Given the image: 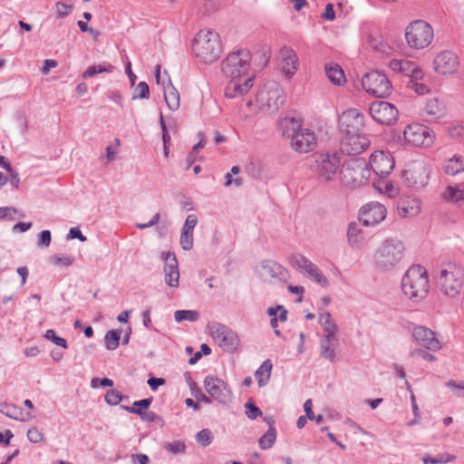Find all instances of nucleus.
<instances>
[{
	"label": "nucleus",
	"instance_id": "59",
	"mask_svg": "<svg viewBox=\"0 0 464 464\" xmlns=\"http://www.w3.org/2000/svg\"><path fill=\"white\" fill-rule=\"evenodd\" d=\"M455 459V456L453 455H447V457L444 459L443 457H430L427 456L423 458L424 464H440V463H448L450 461H452Z\"/></svg>",
	"mask_w": 464,
	"mask_h": 464
},
{
	"label": "nucleus",
	"instance_id": "14",
	"mask_svg": "<svg viewBox=\"0 0 464 464\" xmlns=\"http://www.w3.org/2000/svg\"><path fill=\"white\" fill-rule=\"evenodd\" d=\"M258 101L263 106L271 110H278L285 102L284 90L276 82H269L264 84L257 94Z\"/></svg>",
	"mask_w": 464,
	"mask_h": 464
},
{
	"label": "nucleus",
	"instance_id": "18",
	"mask_svg": "<svg viewBox=\"0 0 464 464\" xmlns=\"http://www.w3.org/2000/svg\"><path fill=\"white\" fill-rule=\"evenodd\" d=\"M370 145L369 139L362 132L343 134L341 140V151L348 155H357Z\"/></svg>",
	"mask_w": 464,
	"mask_h": 464
},
{
	"label": "nucleus",
	"instance_id": "49",
	"mask_svg": "<svg viewBox=\"0 0 464 464\" xmlns=\"http://www.w3.org/2000/svg\"><path fill=\"white\" fill-rule=\"evenodd\" d=\"M50 262L55 266L68 267L73 264L74 258L70 256L54 255L50 258Z\"/></svg>",
	"mask_w": 464,
	"mask_h": 464
},
{
	"label": "nucleus",
	"instance_id": "42",
	"mask_svg": "<svg viewBox=\"0 0 464 464\" xmlns=\"http://www.w3.org/2000/svg\"><path fill=\"white\" fill-rule=\"evenodd\" d=\"M374 186L378 190L387 194L390 198L395 197L398 193L397 188H395L391 181L385 179H382L377 183H374Z\"/></svg>",
	"mask_w": 464,
	"mask_h": 464
},
{
	"label": "nucleus",
	"instance_id": "34",
	"mask_svg": "<svg viewBox=\"0 0 464 464\" xmlns=\"http://www.w3.org/2000/svg\"><path fill=\"white\" fill-rule=\"evenodd\" d=\"M164 97L169 110L177 111L179 108V93L171 83L164 88Z\"/></svg>",
	"mask_w": 464,
	"mask_h": 464
},
{
	"label": "nucleus",
	"instance_id": "31",
	"mask_svg": "<svg viewBox=\"0 0 464 464\" xmlns=\"http://www.w3.org/2000/svg\"><path fill=\"white\" fill-rule=\"evenodd\" d=\"M325 74L334 85L340 86L345 82L343 71L342 67L337 63H331L326 64Z\"/></svg>",
	"mask_w": 464,
	"mask_h": 464
},
{
	"label": "nucleus",
	"instance_id": "7",
	"mask_svg": "<svg viewBox=\"0 0 464 464\" xmlns=\"http://www.w3.org/2000/svg\"><path fill=\"white\" fill-rule=\"evenodd\" d=\"M311 169L324 181H332L342 167L341 154L338 152L316 153L314 155Z\"/></svg>",
	"mask_w": 464,
	"mask_h": 464
},
{
	"label": "nucleus",
	"instance_id": "5",
	"mask_svg": "<svg viewBox=\"0 0 464 464\" xmlns=\"http://www.w3.org/2000/svg\"><path fill=\"white\" fill-rule=\"evenodd\" d=\"M438 283L445 295L456 297L464 289V267L456 264L447 265L440 270Z\"/></svg>",
	"mask_w": 464,
	"mask_h": 464
},
{
	"label": "nucleus",
	"instance_id": "61",
	"mask_svg": "<svg viewBox=\"0 0 464 464\" xmlns=\"http://www.w3.org/2000/svg\"><path fill=\"white\" fill-rule=\"evenodd\" d=\"M52 240V235L49 230H43L38 235L37 245L38 246L47 247L50 246Z\"/></svg>",
	"mask_w": 464,
	"mask_h": 464
},
{
	"label": "nucleus",
	"instance_id": "30",
	"mask_svg": "<svg viewBox=\"0 0 464 464\" xmlns=\"http://www.w3.org/2000/svg\"><path fill=\"white\" fill-rule=\"evenodd\" d=\"M283 272V266L275 261L266 260L261 263L260 274L264 278L279 277Z\"/></svg>",
	"mask_w": 464,
	"mask_h": 464
},
{
	"label": "nucleus",
	"instance_id": "55",
	"mask_svg": "<svg viewBox=\"0 0 464 464\" xmlns=\"http://www.w3.org/2000/svg\"><path fill=\"white\" fill-rule=\"evenodd\" d=\"M150 96V88L149 85L145 82H140L138 86L136 87L134 93H133V99H148Z\"/></svg>",
	"mask_w": 464,
	"mask_h": 464
},
{
	"label": "nucleus",
	"instance_id": "39",
	"mask_svg": "<svg viewBox=\"0 0 464 464\" xmlns=\"http://www.w3.org/2000/svg\"><path fill=\"white\" fill-rule=\"evenodd\" d=\"M276 438V431L274 427H270L268 430L259 438L258 444L262 450H268L273 447Z\"/></svg>",
	"mask_w": 464,
	"mask_h": 464
},
{
	"label": "nucleus",
	"instance_id": "38",
	"mask_svg": "<svg viewBox=\"0 0 464 464\" xmlns=\"http://www.w3.org/2000/svg\"><path fill=\"white\" fill-rule=\"evenodd\" d=\"M186 381L190 388L191 394L198 401L204 403H211V399L204 394L198 387L197 383L191 379L188 372L185 373Z\"/></svg>",
	"mask_w": 464,
	"mask_h": 464
},
{
	"label": "nucleus",
	"instance_id": "63",
	"mask_svg": "<svg viewBox=\"0 0 464 464\" xmlns=\"http://www.w3.org/2000/svg\"><path fill=\"white\" fill-rule=\"evenodd\" d=\"M56 8L59 17L63 18L70 14L72 5H67L63 2H57L56 3Z\"/></svg>",
	"mask_w": 464,
	"mask_h": 464
},
{
	"label": "nucleus",
	"instance_id": "8",
	"mask_svg": "<svg viewBox=\"0 0 464 464\" xmlns=\"http://www.w3.org/2000/svg\"><path fill=\"white\" fill-rule=\"evenodd\" d=\"M433 37L432 26L423 20L413 21L405 29L407 44L413 49H425L431 44Z\"/></svg>",
	"mask_w": 464,
	"mask_h": 464
},
{
	"label": "nucleus",
	"instance_id": "24",
	"mask_svg": "<svg viewBox=\"0 0 464 464\" xmlns=\"http://www.w3.org/2000/svg\"><path fill=\"white\" fill-rule=\"evenodd\" d=\"M412 335L419 344L429 350L436 351L440 348V343L435 337L434 332L425 326L414 327Z\"/></svg>",
	"mask_w": 464,
	"mask_h": 464
},
{
	"label": "nucleus",
	"instance_id": "41",
	"mask_svg": "<svg viewBox=\"0 0 464 464\" xmlns=\"http://www.w3.org/2000/svg\"><path fill=\"white\" fill-rule=\"evenodd\" d=\"M174 318L178 323L182 321L196 322L199 318V313L196 310H178L174 313Z\"/></svg>",
	"mask_w": 464,
	"mask_h": 464
},
{
	"label": "nucleus",
	"instance_id": "48",
	"mask_svg": "<svg viewBox=\"0 0 464 464\" xmlns=\"http://www.w3.org/2000/svg\"><path fill=\"white\" fill-rule=\"evenodd\" d=\"M246 415L250 420H256L257 417L262 416L261 410L254 403L252 399H249L246 404Z\"/></svg>",
	"mask_w": 464,
	"mask_h": 464
},
{
	"label": "nucleus",
	"instance_id": "33",
	"mask_svg": "<svg viewBox=\"0 0 464 464\" xmlns=\"http://www.w3.org/2000/svg\"><path fill=\"white\" fill-rule=\"evenodd\" d=\"M444 170L448 175L455 176L464 171V157L454 155L444 165Z\"/></svg>",
	"mask_w": 464,
	"mask_h": 464
},
{
	"label": "nucleus",
	"instance_id": "29",
	"mask_svg": "<svg viewBox=\"0 0 464 464\" xmlns=\"http://www.w3.org/2000/svg\"><path fill=\"white\" fill-rule=\"evenodd\" d=\"M280 129L282 135L290 140L304 130L301 118L292 116H286L280 121Z\"/></svg>",
	"mask_w": 464,
	"mask_h": 464
},
{
	"label": "nucleus",
	"instance_id": "25",
	"mask_svg": "<svg viewBox=\"0 0 464 464\" xmlns=\"http://www.w3.org/2000/svg\"><path fill=\"white\" fill-rule=\"evenodd\" d=\"M281 71L287 77L291 78L297 71L299 60L296 53L289 48L283 47L280 50Z\"/></svg>",
	"mask_w": 464,
	"mask_h": 464
},
{
	"label": "nucleus",
	"instance_id": "3",
	"mask_svg": "<svg viewBox=\"0 0 464 464\" xmlns=\"http://www.w3.org/2000/svg\"><path fill=\"white\" fill-rule=\"evenodd\" d=\"M192 50L199 61L204 63H212L221 56L223 46L217 32L205 29L196 34Z\"/></svg>",
	"mask_w": 464,
	"mask_h": 464
},
{
	"label": "nucleus",
	"instance_id": "64",
	"mask_svg": "<svg viewBox=\"0 0 464 464\" xmlns=\"http://www.w3.org/2000/svg\"><path fill=\"white\" fill-rule=\"evenodd\" d=\"M99 385L102 387H111L113 385V381L107 377L102 379L92 378L91 381L92 388H97Z\"/></svg>",
	"mask_w": 464,
	"mask_h": 464
},
{
	"label": "nucleus",
	"instance_id": "9",
	"mask_svg": "<svg viewBox=\"0 0 464 464\" xmlns=\"http://www.w3.org/2000/svg\"><path fill=\"white\" fill-rule=\"evenodd\" d=\"M362 85L366 92L380 98L389 96L392 90V85L388 77L379 71H372L366 73L362 79Z\"/></svg>",
	"mask_w": 464,
	"mask_h": 464
},
{
	"label": "nucleus",
	"instance_id": "4",
	"mask_svg": "<svg viewBox=\"0 0 464 464\" xmlns=\"http://www.w3.org/2000/svg\"><path fill=\"white\" fill-rule=\"evenodd\" d=\"M371 178L369 164L363 158H351L342 163L340 179L347 187H360Z\"/></svg>",
	"mask_w": 464,
	"mask_h": 464
},
{
	"label": "nucleus",
	"instance_id": "16",
	"mask_svg": "<svg viewBox=\"0 0 464 464\" xmlns=\"http://www.w3.org/2000/svg\"><path fill=\"white\" fill-rule=\"evenodd\" d=\"M433 67L435 72L440 75H452L459 67V59L451 51H442L435 56Z\"/></svg>",
	"mask_w": 464,
	"mask_h": 464
},
{
	"label": "nucleus",
	"instance_id": "22",
	"mask_svg": "<svg viewBox=\"0 0 464 464\" xmlns=\"http://www.w3.org/2000/svg\"><path fill=\"white\" fill-rule=\"evenodd\" d=\"M291 147L297 152L306 153L316 146L315 134L308 129H304L290 140Z\"/></svg>",
	"mask_w": 464,
	"mask_h": 464
},
{
	"label": "nucleus",
	"instance_id": "37",
	"mask_svg": "<svg viewBox=\"0 0 464 464\" xmlns=\"http://www.w3.org/2000/svg\"><path fill=\"white\" fill-rule=\"evenodd\" d=\"M121 334V330H109L105 334L104 342L107 350L113 351L119 347Z\"/></svg>",
	"mask_w": 464,
	"mask_h": 464
},
{
	"label": "nucleus",
	"instance_id": "21",
	"mask_svg": "<svg viewBox=\"0 0 464 464\" xmlns=\"http://www.w3.org/2000/svg\"><path fill=\"white\" fill-rule=\"evenodd\" d=\"M389 67L396 72H400L411 78V80H420L424 77L422 69L415 63L409 60L392 59Z\"/></svg>",
	"mask_w": 464,
	"mask_h": 464
},
{
	"label": "nucleus",
	"instance_id": "26",
	"mask_svg": "<svg viewBox=\"0 0 464 464\" xmlns=\"http://www.w3.org/2000/svg\"><path fill=\"white\" fill-rule=\"evenodd\" d=\"M423 114L427 117V121H435L442 119L447 114V106L444 101L437 97L428 99L423 109Z\"/></svg>",
	"mask_w": 464,
	"mask_h": 464
},
{
	"label": "nucleus",
	"instance_id": "36",
	"mask_svg": "<svg viewBox=\"0 0 464 464\" xmlns=\"http://www.w3.org/2000/svg\"><path fill=\"white\" fill-rule=\"evenodd\" d=\"M442 198L446 201H464V188L449 186L443 192Z\"/></svg>",
	"mask_w": 464,
	"mask_h": 464
},
{
	"label": "nucleus",
	"instance_id": "40",
	"mask_svg": "<svg viewBox=\"0 0 464 464\" xmlns=\"http://www.w3.org/2000/svg\"><path fill=\"white\" fill-rule=\"evenodd\" d=\"M122 408L130 413L137 414L144 421L151 422L159 419V416L150 411H142L141 409H136L134 407L122 406Z\"/></svg>",
	"mask_w": 464,
	"mask_h": 464
},
{
	"label": "nucleus",
	"instance_id": "23",
	"mask_svg": "<svg viewBox=\"0 0 464 464\" xmlns=\"http://www.w3.org/2000/svg\"><path fill=\"white\" fill-rule=\"evenodd\" d=\"M165 261L164 273L165 282L170 287L179 286V271L178 267V260L174 253H162Z\"/></svg>",
	"mask_w": 464,
	"mask_h": 464
},
{
	"label": "nucleus",
	"instance_id": "12",
	"mask_svg": "<svg viewBox=\"0 0 464 464\" xmlns=\"http://www.w3.org/2000/svg\"><path fill=\"white\" fill-rule=\"evenodd\" d=\"M369 111L372 118L381 125L391 126L399 119V111L392 103L385 101H375L370 104Z\"/></svg>",
	"mask_w": 464,
	"mask_h": 464
},
{
	"label": "nucleus",
	"instance_id": "44",
	"mask_svg": "<svg viewBox=\"0 0 464 464\" xmlns=\"http://www.w3.org/2000/svg\"><path fill=\"white\" fill-rule=\"evenodd\" d=\"M290 263L293 267L301 270L302 272L307 267L311 261L301 254H294L290 256Z\"/></svg>",
	"mask_w": 464,
	"mask_h": 464
},
{
	"label": "nucleus",
	"instance_id": "56",
	"mask_svg": "<svg viewBox=\"0 0 464 464\" xmlns=\"http://www.w3.org/2000/svg\"><path fill=\"white\" fill-rule=\"evenodd\" d=\"M416 81L417 80H415V79L410 80L407 83V86L410 89L413 90L419 95H423L430 92V88L428 85H426L424 83L417 82Z\"/></svg>",
	"mask_w": 464,
	"mask_h": 464
},
{
	"label": "nucleus",
	"instance_id": "46",
	"mask_svg": "<svg viewBox=\"0 0 464 464\" xmlns=\"http://www.w3.org/2000/svg\"><path fill=\"white\" fill-rule=\"evenodd\" d=\"M164 449L172 455H177L185 453L186 445L182 440H173L171 442H166L164 444Z\"/></svg>",
	"mask_w": 464,
	"mask_h": 464
},
{
	"label": "nucleus",
	"instance_id": "17",
	"mask_svg": "<svg viewBox=\"0 0 464 464\" xmlns=\"http://www.w3.org/2000/svg\"><path fill=\"white\" fill-rule=\"evenodd\" d=\"M369 168L381 179L387 178L394 169V160L389 152L376 151L371 155Z\"/></svg>",
	"mask_w": 464,
	"mask_h": 464
},
{
	"label": "nucleus",
	"instance_id": "54",
	"mask_svg": "<svg viewBox=\"0 0 464 464\" xmlns=\"http://www.w3.org/2000/svg\"><path fill=\"white\" fill-rule=\"evenodd\" d=\"M44 337L47 340L52 341L53 343H54L56 345L60 346V347H63L64 349H66L68 347L67 341L63 337L57 336L55 334V331L53 329L47 330L45 332Z\"/></svg>",
	"mask_w": 464,
	"mask_h": 464
},
{
	"label": "nucleus",
	"instance_id": "11",
	"mask_svg": "<svg viewBox=\"0 0 464 464\" xmlns=\"http://www.w3.org/2000/svg\"><path fill=\"white\" fill-rule=\"evenodd\" d=\"M210 334L224 352L233 353L239 346L240 340L236 332L223 324L213 323Z\"/></svg>",
	"mask_w": 464,
	"mask_h": 464
},
{
	"label": "nucleus",
	"instance_id": "27",
	"mask_svg": "<svg viewBox=\"0 0 464 464\" xmlns=\"http://www.w3.org/2000/svg\"><path fill=\"white\" fill-rule=\"evenodd\" d=\"M241 79H229V82L225 88V96L227 98H236L246 93L253 86V77L247 76L244 82H240Z\"/></svg>",
	"mask_w": 464,
	"mask_h": 464
},
{
	"label": "nucleus",
	"instance_id": "43",
	"mask_svg": "<svg viewBox=\"0 0 464 464\" xmlns=\"http://www.w3.org/2000/svg\"><path fill=\"white\" fill-rule=\"evenodd\" d=\"M112 70H113V66L111 64L92 65V66L88 67L87 70L83 72L82 77L83 78H91V77H93L96 74L101 73V72H111Z\"/></svg>",
	"mask_w": 464,
	"mask_h": 464
},
{
	"label": "nucleus",
	"instance_id": "1",
	"mask_svg": "<svg viewBox=\"0 0 464 464\" xmlns=\"http://www.w3.org/2000/svg\"><path fill=\"white\" fill-rule=\"evenodd\" d=\"M401 286L404 295L411 302L423 300L430 291L426 269L420 265L411 266L402 276Z\"/></svg>",
	"mask_w": 464,
	"mask_h": 464
},
{
	"label": "nucleus",
	"instance_id": "60",
	"mask_svg": "<svg viewBox=\"0 0 464 464\" xmlns=\"http://www.w3.org/2000/svg\"><path fill=\"white\" fill-rule=\"evenodd\" d=\"M27 439L32 443H38L44 440V434L37 428H31L27 431Z\"/></svg>",
	"mask_w": 464,
	"mask_h": 464
},
{
	"label": "nucleus",
	"instance_id": "62",
	"mask_svg": "<svg viewBox=\"0 0 464 464\" xmlns=\"http://www.w3.org/2000/svg\"><path fill=\"white\" fill-rule=\"evenodd\" d=\"M198 224V217L190 214L187 217L181 230L193 232L194 227Z\"/></svg>",
	"mask_w": 464,
	"mask_h": 464
},
{
	"label": "nucleus",
	"instance_id": "52",
	"mask_svg": "<svg viewBox=\"0 0 464 464\" xmlns=\"http://www.w3.org/2000/svg\"><path fill=\"white\" fill-rule=\"evenodd\" d=\"M196 440L200 445L207 447L211 444L213 434L210 430L203 429L197 433Z\"/></svg>",
	"mask_w": 464,
	"mask_h": 464
},
{
	"label": "nucleus",
	"instance_id": "19",
	"mask_svg": "<svg viewBox=\"0 0 464 464\" xmlns=\"http://www.w3.org/2000/svg\"><path fill=\"white\" fill-rule=\"evenodd\" d=\"M363 115L356 109H349L339 118V128L343 134L362 132Z\"/></svg>",
	"mask_w": 464,
	"mask_h": 464
},
{
	"label": "nucleus",
	"instance_id": "2",
	"mask_svg": "<svg viewBox=\"0 0 464 464\" xmlns=\"http://www.w3.org/2000/svg\"><path fill=\"white\" fill-rule=\"evenodd\" d=\"M404 256L403 242L397 237H389L375 250L373 264L381 271H391L402 262Z\"/></svg>",
	"mask_w": 464,
	"mask_h": 464
},
{
	"label": "nucleus",
	"instance_id": "50",
	"mask_svg": "<svg viewBox=\"0 0 464 464\" xmlns=\"http://www.w3.org/2000/svg\"><path fill=\"white\" fill-rule=\"evenodd\" d=\"M179 243L182 249L186 251L192 249L194 244L193 232L181 230Z\"/></svg>",
	"mask_w": 464,
	"mask_h": 464
},
{
	"label": "nucleus",
	"instance_id": "45",
	"mask_svg": "<svg viewBox=\"0 0 464 464\" xmlns=\"http://www.w3.org/2000/svg\"><path fill=\"white\" fill-rule=\"evenodd\" d=\"M347 237L350 244L354 245L362 242L361 231L355 223H351L347 229Z\"/></svg>",
	"mask_w": 464,
	"mask_h": 464
},
{
	"label": "nucleus",
	"instance_id": "13",
	"mask_svg": "<svg viewBox=\"0 0 464 464\" xmlns=\"http://www.w3.org/2000/svg\"><path fill=\"white\" fill-rule=\"evenodd\" d=\"M204 388L208 397L219 403L226 405L231 401L232 392L223 380L213 375H208L204 379Z\"/></svg>",
	"mask_w": 464,
	"mask_h": 464
},
{
	"label": "nucleus",
	"instance_id": "58",
	"mask_svg": "<svg viewBox=\"0 0 464 464\" xmlns=\"http://www.w3.org/2000/svg\"><path fill=\"white\" fill-rule=\"evenodd\" d=\"M448 131L450 136L453 139H464V126L462 124H451Z\"/></svg>",
	"mask_w": 464,
	"mask_h": 464
},
{
	"label": "nucleus",
	"instance_id": "10",
	"mask_svg": "<svg viewBox=\"0 0 464 464\" xmlns=\"http://www.w3.org/2000/svg\"><path fill=\"white\" fill-rule=\"evenodd\" d=\"M403 138L413 146L430 148L434 144L435 132L426 125L411 123L405 127Z\"/></svg>",
	"mask_w": 464,
	"mask_h": 464
},
{
	"label": "nucleus",
	"instance_id": "6",
	"mask_svg": "<svg viewBox=\"0 0 464 464\" xmlns=\"http://www.w3.org/2000/svg\"><path fill=\"white\" fill-rule=\"evenodd\" d=\"M251 61V53L247 49L230 53L221 63L223 74L228 79H241L246 76Z\"/></svg>",
	"mask_w": 464,
	"mask_h": 464
},
{
	"label": "nucleus",
	"instance_id": "20",
	"mask_svg": "<svg viewBox=\"0 0 464 464\" xmlns=\"http://www.w3.org/2000/svg\"><path fill=\"white\" fill-rule=\"evenodd\" d=\"M386 214L384 205L371 202L360 209V221L366 227L375 226L385 218Z\"/></svg>",
	"mask_w": 464,
	"mask_h": 464
},
{
	"label": "nucleus",
	"instance_id": "53",
	"mask_svg": "<svg viewBox=\"0 0 464 464\" xmlns=\"http://www.w3.org/2000/svg\"><path fill=\"white\" fill-rule=\"evenodd\" d=\"M319 324L324 327V331L330 329H337V325L333 320L332 315L329 312H325L320 314Z\"/></svg>",
	"mask_w": 464,
	"mask_h": 464
},
{
	"label": "nucleus",
	"instance_id": "51",
	"mask_svg": "<svg viewBox=\"0 0 464 464\" xmlns=\"http://www.w3.org/2000/svg\"><path fill=\"white\" fill-rule=\"evenodd\" d=\"M104 400L109 405L115 406L123 400V396L118 390L111 389L106 392Z\"/></svg>",
	"mask_w": 464,
	"mask_h": 464
},
{
	"label": "nucleus",
	"instance_id": "47",
	"mask_svg": "<svg viewBox=\"0 0 464 464\" xmlns=\"http://www.w3.org/2000/svg\"><path fill=\"white\" fill-rule=\"evenodd\" d=\"M320 355L332 362L336 361V353L331 343L320 342Z\"/></svg>",
	"mask_w": 464,
	"mask_h": 464
},
{
	"label": "nucleus",
	"instance_id": "28",
	"mask_svg": "<svg viewBox=\"0 0 464 464\" xmlns=\"http://www.w3.org/2000/svg\"><path fill=\"white\" fill-rule=\"evenodd\" d=\"M398 213L402 218H412L420 212V200L417 198L405 197L397 203Z\"/></svg>",
	"mask_w": 464,
	"mask_h": 464
},
{
	"label": "nucleus",
	"instance_id": "15",
	"mask_svg": "<svg viewBox=\"0 0 464 464\" xmlns=\"http://www.w3.org/2000/svg\"><path fill=\"white\" fill-rule=\"evenodd\" d=\"M430 168L424 161H415L404 171L408 185L415 188H424L430 179Z\"/></svg>",
	"mask_w": 464,
	"mask_h": 464
},
{
	"label": "nucleus",
	"instance_id": "57",
	"mask_svg": "<svg viewBox=\"0 0 464 464\" xmlns=\"http://www.w3.org/2000/svg\"><path fill=\"white\" fill-rule=\"evenodd\" d=\"M304 410L305 411L306 417L311 420H315L317 423L321 422L324 419L323 415L319 414L315 416V411L312 410V401L307 400L304 404Z\"/></svg>",
	"mask_w": 464,
	"mask_h": 464
},
{
	"label": "nucleus",
	"instance_id": "32",
	"mask_svg": "<svg viewBox=\"0 0 464 464\" xmlns=\"http://www.w3.org/2000/svg\"><path fill=\"white\" fill-rule=\"evenodd\" d=\"M272 362L269 359H266L263 362L261 366L256 371L255 376L257 380V383L259 387H263L267 384L270 379L271 372H272Z\"/></svg>",
	"mask_w": 464,
	"mask_h": 464
},
{
	"label": "nucleus",
	"instance_id": "35",
	"mask_svg": "<svg viewBox=\"0 0 464 464\" xmlns=\"http://www.w3.org/2000/svg\"><path fill=\"white\" fill-rule=\"evenodd\" d=\"M0 412L4 415H5L8 418L14 419V420H20L24 421L25 419L21 418V415L23 414V409L20 407H17L14 404H9V403H1L0 404Z\"/></svg>",
	"mask_w": 464,
	"mask_h": 464
}]
</instances>
